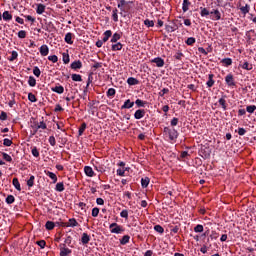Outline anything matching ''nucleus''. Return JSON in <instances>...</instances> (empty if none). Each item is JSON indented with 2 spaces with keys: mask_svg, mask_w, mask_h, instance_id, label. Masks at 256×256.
I'll list each match as a JSON object with an SVG mask.
<instances>
[{
  "mask_svg": "<svg viewBox=\"0 0 256 256\" xmlns=\"http://www.w3.org/2000/svg\"><path fill=\"white\" fill-rule=\"evenodd\" d=\"M190 6H191V2L189 0H183V3H182L183 13H187V11H189Z\"/></svg>",
  "mask_w": 256,
  "mask_h": 256,
  "instance_id": "14",
  "label": "nucleus"
},
{
  "mask_svg": "<svg viewBox=\"0 0 256 256\" xmlns=\"http://www.w3.org/2000/svg\"><path fill=\"white\" fill-rule=\"evenodd\" d=\"M145 109H138L135 111L134 113V119H143V117H145Z\"/></svg>",
  "mask_w": 256,
  "mask_h": 256,
  "instance_id": "7",
  "label": "nucleus"
},
{
  "mask_svg": "<svg viewBox=\"0 0 256 256\" xmlns=\"http://www.w3.org/2000/svg\"><path fill=\"white\" fill-rule=\"evenodd\" d=\"M83 67V63L80 60L74 61L71 63V69L77 70Z\"/></svg>",
  "mask_w": 256,
  "mask_h": 256,
  "instance_id": "15",
  "label": "nucleus"
},
{
  "mask_svg": "<svg viewBox=\"0 0 256 256\" xmlns=\"http://www.w3.org/2000/svg\"><path fill=\"white\" fill-rule=\"evenodd\" d=\"M3 21H6V23H9L13 19V15L9 11H4L2 14Z\"/></svg>",
  "mask_w": 256,
  "mask_h": 256,
  "instance_id": "8",
  "label": "nucleus"
},
{
  "mask_svg": "<svg viewBox=\"0 0 256 256\" xmlns=\"http://www.w3.org/2000/svg\"><path fill=\"white\" fill-rule=\"evenodd\" d=\"M90 241H91V236H89V234L87 233H83L81 238L82 244L87 245V243H89Z\"/></svg>",
  "mask_w": 256,
  "mask_h": 256,
  "instance_id": "16",
  "label": "nucleus"
},
{
  "mask_svg": "<svg viewBox=\"0 0 256 256\" xmlns=\"http://www.w3.org/2000/svg\"><path fill=\"white\" fill-rule=\"evenodd\" d=\"M210 19L212 21H221V12L219 9H213L210 11Z\"/></svg>",
  "mask_w": 256,
  "mask_h": 256,
  "instance_id": "4",
  "label": "nucleus"
},
{
  "mask_svg": "<svg viewBox=\"0 0 256 256\" xmlns=\"http://www.w3.org/2000/svg\"><path fill=\"white\" fill-rule=\"evenodd\" d=\"M33 74L35 75V77H41V70L39 69V67H34Z\"/></svg>",
  "mask_w": 256,
  "mask_h": 256,
  "instance_id": "53",
  "label": "nucleus"
},
{
  "mask_svg": "<svg viewBox=\"0 0 256 256\" xmlns=\"http://www.w3.org/2000/svg\"><path fill=\"white\" fill-rule=\"evenodd\" d=\"M115 88H109L107 91V97H115Z\"/></svg>",
  "mask_w": 256,
  "mask_h": 256,
  "instance_id": "51",
  "label": "nucleus"
},
{
  "mask_svg": "<svg viewBox=\"0 0 256 256\" xmlns=\"http://www.w3.org/2000/svg\"><path fill=\"white\" fill-rule=\"evenodd\" d=\"M28 100H29L31 103H37V97H35V94H33V93H29V94H28Z\"/></svg>",
  "mask_w": 256,
  "mask_h": 256,
  "instance_id": "45",
  "label": "nucleus"
},
{
  "mask_svg": "<svg viewBox=\"0 0 256 256\" xmlns=\"http://www.w3.org/2000/svg\"><path fill=\"white\" fill-rule=\"evenodd\" d=\"M64 41H65V43H68V45H73V34L68 32L65 35Z\"/></svg>",
  "mask_w": 256,
  "mask_h": 256,
  "instance_id": "17",
  "label": "nucleus"
},
{
  "mask_svg": "<svg viewBox=\"0 0 256 256\" xmlns=\"http://www.w3.org/2000/svg\"><path fill=\"white\" fill-rule=\"evenodd\" d=\"M121 49H123L121 42L112 45V51H121Z\"/></svg>",
  "mask_w": 256,
  "mask_h": 256,
  "instance_id": "31",
  "label": "nucleus"
},
{
  "mask_svg": "<svg viewBox=\"0 0 256 256\" xmlns=\"http://www.w3.org/2000/svg\"><path fill=\"white\" fill-rule=\"evenodd\" d=\"M119 39H121V34L116 32L112 35V38L110 41H111V43H117V41H119Z\"/></svg>",
  "mask_w": 256,
  "mask_h": 256,
  "instance_id": "32",
  "label": "nucleus"
},
{
  "mask_svg": "<svg viewBox=\"0 0 256 256\" xmlns=\"http://www.w3.org/2000/svg\"><path fill=\"white\" fill-rule=\"evenodd\" d=\"M71 78H72V81H76V82L83 81V78L81 77V74H72Z\"/></svg>",
  "mask_w": 256,
  "mask_h": 256,
  "instance_id": "39",
  "label": "nucleus"
},
{
  "mask_svg": "<svg viewBox=\"0 0 256 256\" xmlns=\"http://www.w3.org/2000/svg\"><path fill=\"white\" fill-rule=\"evenodd\" d=\"M167 93H169V89L168 88H163L159 93V97H165V95H167Z\"/></svg>",
  "mask_w": 256,
  "mask_h": 256,
  "instance_id": "56",
  "label": "nucleus"
},
{
  "mask_svg": "<svg viewBox=\"0 0 256 256\" xmlns=\"http://www.w3.org/2000/svg\"><path fill=\"white\" fill-rule=\"evenodd\" d=\"M0 121H7V112H4V111L1 112Z\"/></svg>",
  "mask_w": 256,
  "mask_h": 256,
  "instance_id": "63",
  "label": "nucleus"
},
{
  "mask_svg": "<svg viewBox=\"0 0 256 256\" xmlns=\"http://www.w3.org/2000/svg\"><path fill=\"white\" fill-rule=\"evenodd\" d=\"M119 10H117V8L112 10V19L115 23H117L119 21Z\"/></svg>",
  "mask_w": 256,
  "mask_h": 256,
  "instance_id": "26",
  "label": "nucleus"
},
{
  "mask_svg": "<svg viewBox=\"0 0 256 256\" xmlns=\"http://www.w3.org/2000/svg\"><path fill=\"white\" fill-rule=\"evenodd\" d=\"M135 105H137V107H145V105H147V102L141 100V99H137L135 101Z\"/></svg>",
  "mask_w": 256,
  "mask_h": 256,
  "instance_id": "44",
  "label": "nucleus"
},
{
  "mask_svg": "<svg viewBox=\"0 0 256 256\" xmlns=\"http://www.w3.org/2000/svg\"><path fill=\"white\" fill-rule=\"evenodd\" d=\"M247 113H255L256 111V106L255 105H250L246 107Z\"/></svg>",
  "mask_w": 256,
  "mask_h": 256,
  "instance_id": "49",
  "label": "nucleus"
},
{
  "mask_svg": "<svg viewBox=\"0 0 256 256\" xmlns=\"http://www.w3.org/2000/svg\"><path fill=\"white\" fill-rule=\"evenodd\" d=\"M219 105H221L223 111H227V101L225 100V98H220L218 100Z\"/></svg>",
  "mask_w": 256,
  "mask_h": 256,
  "instance_id": "28",
  "label": "nucleus"
},
{
  "mask_svg": "<svg viewBox=\"0 0 256 256\" xmlns=\"http://www.w3.org/2000/svg\"><path fill=\"white\" fill-rule=\"evenodd\" d=\"M68 255H71V249L62 247L60 249V256H68Z\"/></svg>",
  "mask_w": 256,
  "mask_h": 256,
  "instance_id": "22",
  "label": "nucleus"
},
{
  "mask_svg": "<svg viewBox=\"0 0 256 256\" xmlns=\"http://www.w3.org/2000/svg\"><path fill=\"white\" fill-rule=\"evenodd\" d=\"M3 145H4L5 147H11V145H13V141H12L11 139H9V138H5V139L3 140Z\"/></svg>",
  "mask_w": 256,
  "mask_h": 256,
  "instance_id": "46",
  "label": "nucleus"
},
{
  "mask_svg": "<svg viewBox=\"0 0 256 256\" xmlns=\"http://www.w3.org/2000/svg\"><path fill=\"white\" fill-rule=\"evenodd\" d=\"M200 10L201 17H208V15H211V12L207 8L200 7Z\"/></svg>",
  "mask_w": 256,
  "mask_h": 256,
  "instance_id": "27",
  "label": "nucleus"
},
{
  "mask_svg": "<svg viewBox=\"0 0 256 256\" xmlns=\"http://www.w3.org/2000/svg\"><path fill=\"white\" fill-rule=\"evenodd\" d=\"M66 227H79V222L75 218H70L66 223Z\"/></svg>",
  "mask_w": 256,
  "mask_h": 256,
  "instance_id": "11",
  "label": "nucleus"
},
{
  "mask_svg": "<svg viewBox=\"0 0 256 256\" xmlns=\"http://www.w3.org/2000/svg\"><path fill=\"white\" fill-rule=\"evenodd\" d=\"M6 203L8 205H13V203H15V196L14 195H8L6 197Z\"/></svg>",
  "mask_w": 256,
  "mask_h": 256,
  "instance_id": "36",
  "label": "nucleus"
},
{
  "mask_svg": "<svg viewBox=\"0 0 256 256\" xmlns=\"http://www.w3.org/2000/svg\"><path fill=\"white\" fill-rule=\"evenodd\" d=\"M31 127L34 130L32 135H36L39 129H47V124L44 121H41L40 123L34 122V124L31 125Z\"/></svg>",
  "mask_w": 256,
  "mask_h": 256,
  "instance_id": "2",
  "label": "nucleus"
},
{
  "mask_svg": "<svg viewBox=\"0 0 256 256\" xmlns=\"http://www.w3.org/2000/svg\"><path fill=\"white\" fill-rule=\"evenodd\" d=\"M240 11L243 15H247V13L251 11V6H249V4H246L245 6L240 7Z\"/></svg>",
  "mask_w": 256,
  "mask_h": 256,
  "instance_id": "25",
  "label": "nucleus"
},
{
  "mask_svg": "<svg viewBox=\"0 0 256 256\" xmlns=\"http://www.w3.org/2000/svg\"><path fill=\"white\" fill-rule=\"evenodd\" d=\"M170 125L172 127H177V125H179V118H173L170 122Z\"/></svg>",
  "mask_w": 256,
  "mask_h": 256,
  "instance_id": "60",
  "label": "nucleus"
},
{
  "mask_svg": "<svg viewBox=\"0 0 256 256\" xmlns=\"http://www.w3.org/2000/svg\"><path fill=\"white\" fill-rule=\"evenodd\" d=\"M242 69H245L246 71H251L253 69V65L249 64V62H244L241 65Z\"/></svg>",
  "mask_w": 256,
  "mask_h": 256,
  "instance_id": "35",
  "label": "nucleus"
},
{
  "mask_svg": "<svg viewBox=\"0 0 256 256\" xmlns=\"http://www.w3.org/2000/svg\"><path fill=\"white\" fill-rule=\"evenodd\" d=\"M129 239H131V237L129 235H124L122 237V239L120 240V244L127 245V243H129Z\"/></svg>",
  "mask_w": 256,
  "mask_h": 256,
  "instance_id": "38",
  "label": "nucleus"
},
{
  "mask_svg": "<svg viewBox=\"0 0 256 256\" xmlns=\"http://www.w3.org/2000/svg\"><path fill=\"white\" fill-rule=\"evenodd\" d=\"M17 57H19V53H17V51H12L11 52V57L8 58L9 61H15V59H17Z\"/></svg>",
  "mask_w": 256,
  "mask_h": 256,
  "instance_id": "41",
  "label": "nucleus"
},
{
  "mask_svg": "<svg viewBox=\"0 0 256 256\" xmlns=\"http://www.w3.org/2000/svg\"><path fill=\"white\" fill-rule=\"evenodd\" d=\"M85 129H87V124L83 123L78 131L80 136L83 135V133H85Z\"/></svg>",
  "mask_w": 256,
  "mask_h": 256,
  "instance_id": "58",
  "label": "nucleus"
},
{
  "mask_svg": "<svg viewBox=\"0 0 256 256\" xmlns=\"http://www.w3.org/2000/svg\"><path fill=\"white\" fill-rule=\"evenodd\" d=\"M28 187H33L35 185V176H30V178L27 181Z\"/></svg>",
  "mask_w": 256,
  "mask_h": 256,
  "instance_id": "43",
  "label": "nucleus"
},
{
  "mask_svg": "<svg viewBox=\"0 0 256 256\" xmlns=\"http://www.w3.org/2000/svg\"><path fill=\"white\" fill-rule=\"evenodd\" d=\"M195 42H196V40H195L194 37H189V38L185 41L186 45H195Z\"/></svg>",
  "mask_w": 256,
  "mask_h": 256,
  "instance_id": "52",
  "label": "nucleus"
},
{
  "mask_svg": "<svg viewBox=\"0 0 256 256\" xmlns=\"http://www.w3.org/2000/svg\"><path fill=\"white\" fill-rule=\"evenodd\" d=\"M54 93H58V95H62L65 92V88L63 86H55L52 88Z\"/></svg>",
  "mask_w": 256,
  "mask_h": 256,
  "instance_id": "18",
  "label": "nucleus"
},
{
  "mask_svg": "<svg viewBox=\"0 0 256 256\" xmlns=\"http://www.w3.org/2000/svg\"><path fill=\"white\" fill-rule=\"evenodd\" d=\"M144 25L146 27H155V22L153 20L146 19L144 20Z\"/></svg>",
  "mask_w": 256,
  "mask_h": 256,
  "instance_id": "42",
  "label": "nucleus"
},
{
  "mask_svg": "<svg viewBox=\"0 0 256 256\" xmlns=\"http://www.w3.org/2000/svg\"><path fill=\"white\" fill-rule=\"evenodd\" d=\"M45 227L48 231H52V229H55V223L52 221H47Z\"/></svg>",
  "mask_w": 256,
  "mask_h": 256,
  "instance_id": "34",
  "label": "nucleus"
},
{
  "mask_svg": "<svg viewBox=\"0 0 256 256\" xmlns=\"http://www.w3.org/2000/svg\"><path fill=\"white\" fill-rule=\"evenodd\" d=\"M141 185H142V187H149V178L148 177L142 178Z\"/></svg>",
  "mask_w": 256,
  "mask_h": 256,
  "instance_id": "47",
  "label": "nucleus"
},
{
  "mask_svg": "<svg viewBox=\"0 0 256 256\" xmlns=\"http://www.w3.org/2000/svg\"><path fill=\"white\" fill-rule=\"evenodd\" d=\"M225 81L228 87H235V79L233 78V74H228L225 77Z\"/></svg>",
  "mask_w": 256,
  "mask_h": 256,
  "instance_id": "5",
  "label": "nucleus"
},
{
  "mask_svg": "<svg viewBox=\"0 0 256 256\" xmlns=\"http://www.w3.org/2000/svg\"><path fill=\"white\" fill-rule=\"evenodd\" d=\"M48 141H49V143L52 147H55V145H57V141L55 140V136H50Z\"/></svg>",
  "mask_w": 256,
  "mask_h": 256,
  "instance_id": "57",
  "label": "nucleus"
},
{
  "mask_svg": "<svg viewBox=\"0 0 256 256\" xmlns=\"http://www.w3.org/2000/svg\"><path fill=\"white\" fill-rule=\"evenodd\" d=\"M48 61H51L52 63H57V61H59V58L57 57V55H51L48 56Z\"/></svg>",
  "mask_w": 256,
  "mask_h": 256,
  "instance_id": "54",
  "label": "nucleus"
},
{
  "mask_svg": "<svg viewBox=\"0 0 256 256\" xmlns=\"http://www.w3.org/2000/svg\"><path fill=\"white\" fill-rule=\"evenodd\" d=\"M214 75H208V81L206 82L207 87H213L215 85V80H213Z\"/></svg>",
  "mask_w": 256,
  "mask_h": 256,
  "instance_id": "23",
  "label": "nucleus"
},
{
  "mask_svg": "<svg viewBox=\"0 0 256 256\" xmlns=\"http://www.w3.org/2000/svg\"><path fill=\"white\" fill-rule=\"evenodd\" d=\"M151 63H155L156 67H164L165 66V60L161 57H156L151 60Z\"/></svg>",
  "mask_w": 256,
  "mask_h": 256,
  "instance_id": "6",
  "label": "nucleus"
},
{
  "mask_svg": "<svg viewBox=\"0 0 256 256\" xmlns=\"http://www.w3.org/2000/svg\"><path fill=\"white\" fill-rule=\"evenodd\" d=\"M195 233H203V225L198 224L194 227Z\"/></svg>",
  "mask_w": 256,
  "mask_h": 256,
  "instance_id": "50",
  "label": "nucleus"
},
{
  "mask_svg": "<svg viewBox=\"0 0 256 256\" xmlns=\"http://www.w3.org/2000/svg\"><path fill=\"white\" fill-rule=\"evenodd\" d=\"M120 217H122L123 219H129V211L127 210H122L120 212Z\"/></svg>",
  "mask_w": 256,
  "mask_h": 256,
  "instance_id": "48",
  "label": "nucleus"
},
{
  "mask_svg": "<svg viewBox=\"0 0 256 256\" xmlns=\"http://www.w3.org/2000/svg\"><path fill=\"white\" fill-rule=\"evenodd\" d=\"M99 216V208L95 207L92 209V217H98Z\"/></svg>",
  "mask_w": 256,
  "mask_h": 256,
  "instance_id": "62",
  "label": "nucleus"
},
{
  "mask_svg": "<svg viewBox=\"0 0 256 256\" xmlns=\"http://www.w3.org/2000/svg\"><path fill=\"white\" fill-rule=\"evenodd\" d=\"M44 173H45V175H47V177L52 179L53 183H57V174H55L51 171H48V170H45Z\"/></svg>",
  "mask_w": 256,
  "mask_h": 256,
  "instance_id": "13",
  "label": "nucleus"
},
{
  "mask_svg": "<svg viewBox=\"0 0 256 256\" xmlns=\"http://www.w3.org/2000/svg\"><path fill=\"white\" fill-rule=\"evenodd\" d=\"M2 157H3V159H4L5 161H7L8 163H11V161H13V158L11 157V155H9V154H7V153H5V152L2 153Z\"/></svg>",
  "mask_w": 256,
  "mask_h": 256,
  "instance_id": "40",
  "label": "nucleus"
},
{
  "mask_svg": "<svg viewBox=\"0 0 256 256\" xmlns=\"http://www.w3.org/2000/svg\"><path fill=\"white\" fill-rule=\"evenodd\" d=\"M28 85L30 87H35V85H37V80L35 79V77L29 76Z\"/></svg>",
  "mask_w": 256,
  "mask_h": 256,
  "instance_id": "33",
  "label": "nucleus"
},
{
  "mask_svg": "<svg viewBox=\"0 0 256 256\" xmlns=\"http://www.w3.org/2000/svg\"><path fill=\"white\" fill-rule=\"evenodd\" d=\"M70 61L69 54H63V63L67 65Z\"/></svg>",
  "mask_w": 256,
  "mask_h": 256,
  "instance_id": "61",
  "label": "nucleus"
},
{
  "mask_svg": "<svg viewBox=\"0 0 256 256\" xmlns=\"http://www.w3.org/2000/svg\"><path fill=\"white\" fill-rule=\"evenodd\" d=\"M163 133L169 143H175V141H177V137H179V132L175 130V128L164 127Z\"/></svg>",
  "mask_w": 256,
  "mask_h": 256,
  "instance_id": "1",
  "label": "nucleus"
},
{
  "mask_svg": "<svg viewBox=\"0 0 256 256\" xmlns=\"http://www.w3.org/2000/svg\"><path fill=\"white\" fill-rule=\"evenodd\" d=\"M18 37L19 39H25V37H27V32L25 30H20L18 32Z\"/></svg>",
  "mask_w": 256,
  "mask_h": 256,
  "instance_id": "55",
  "label": "nucleus"
},
{
  "mask_svg": "<svg viewBox=\"0 0 256 256\" xmlns=\"http://www.w3.org/2000/svg\"><path fill=\"white\" fill-rule=\"evenodd\" d=\"M221 63L226 67H229L230 65H233V60L231 58H224L221 60Z\"/></svg>",
  "mask_w": 256,
  "mask_h": 256,
  "instance_id": "29",
  "label": "nucleus"
},
{
  "mask_svg": "<svg viewBox=\"0 0 256 256\" xmlns=\"http://www.w3.org/2000/svg\"><path fill=\"white\" fill-rule=\"evenodd\" d=\"M36 13L43 15V13H45V4H37Z\"/></svg>",
  "mask_w": 256,
  "mask_h": 256,
  "instance_id": "19",
  "label": "nucleus"
},
{
  "mask_svg": "<svg viewBox=\"0 0 256 256\" xmlns=\"http://www.w3.org/2000/svg\"><path fill=\"white\" fill-rule=\"evenodd\" d=\"M166 31H168L169 33H173L174 31H177V27L168 25L166 26Z\"/></svg>",
  "mask_w": 256,
  "mask_h": 256,
  "instance_id": "59",
  "label": "nucleus"
},
{
  "mask_svg": "<svg viewBox=\"0 0 256 256\" xmlns=\"http://www.w3.org/2000/svg\"><path fill=\"white\" fill-rule=\"evenodd\" d=\"M135 105V102H131L130 99L126 100L124 104L121 106V109H131Z\"/></svg>",
  "mask_w": 256,
  "mask_h": 256,
  "instance_id": "12",
  "label": "nucleus"
},
{
  "mask_svg": "<svg viewBox=\"0 0 256 256\" xmlns=\"http://www.w3.org/2000/svg\"><path fill=\"white\" fill-rule=\"evenodd\" d=\"M127 83H128V85H139V80H137L136 78H133V77H129L127 79Z\"/></svg>",
  "mask_w": 256,
  "mask_h": 256,
  "instance_id": "30",
  "label": "nucleus"
},
{
  "mask_svg": "<svg viewBox=\"0 0 256 256\" xmlns=\"http://www.w3.org/2000/svg\"><path fill=\"white\" fill-rule=\"evenodd\" d=\"M12 185L15 187L17 191H21V183H19V179L13 178Z\"/></svg>",
  "mask_w": 256,
  "mask_h": 256,
  "instance_id": "24",
  "label": "nucleus"
},
{
  "mask_svg": "<svg viewBox=\"0 0 256 256\" xmlns=\"http://www.w3.org/2000/svg\"><path fill=\"white\" fill-rule=\"evenodd\" d=\"M55 191H58V193H63V191H65V184H63V182L57 183Z\"/></svg>",
  "mask_w": 256,
  "mask_h": 256,
  "instance_id": "21",
  "label": "nucleus"
},
{
  "mask_svg": "<svg viewBox=\"0 0 256 256\" xmlns=\"http://www.w3.org/2000/svg\"><path fill=\"white\" fill-rule=\"evenodd\" d=\"M84 173L85 175H87V177H94L95 175V172L93 171V168H91V166H85Z\"/></svg>",
  "mask_w": 256,
  "mask_h": 256,
  "instance_id": "10",
  "label": "nucleus"
},
{
  "mask_svg": "<svg viewBox=\"0 0 256 256\" xmlns=\"http://www.w3.org/2000/svg\"><path fill=\"white\" fill-rule=\"evenodd\" d=\"M109 229L111 233H115L116 235L123 233V227L117 223L110 224Z\"/></svg>",
  "mask_w": 256,
  "mask_h": 256,
  "instance_id": "3",
  "label": "nucleus"
},
{
  "mask_svg": "<svg viewBox=\"0 0 256 256\" xmlns=\"http://www.w3.org/2000/svg\"><path fill=\"white\" fill-rule=\"evenodd\" d=\"M154 231H156V233H160V235H163V233H165V229L161 225H155Z\"/></svg>",
  "mask_w": 256,
  "mask_h": 256,
  "instance_id": "37",
  "label": "nucleus"
},
{
  "mask_svg": "<svg viewBox=\"0 0 256 256\" xmlns=\"http://www.w3.org/2000/svg\"><path fill=\"white\" fill-rule=\"evenodd\" d=\"M111 35H113V32L111 30H106L104 32V37H103V42L107 43L109 41V38L111 37Z\"/></svg>",
  "mask_w": 256,
  "mask_h": 256,
  "instance_id": "20",
  "label": "nucleus"
},
{
  "mask_svg": "<svg viewBox=\"0 0 256 256\" xmlns=\"http://www.w3.org/2000/svg\"><path fill=\"white\" fill-rule=\"evenodd\" d=\"M40 55L42 57H47L49 55V46L47 45H42L40 47Z\"/></svg>",
  "mask_w": 256,
  "mask_h": 256,
  "instance_id": "9",
  "label": "nucleus"
},
{
  "mask_svg": "<svg viewBox=\"0 0 256 256\" xmlns=\"http://www.w3.org/2000/svg\"><path fill=\"white\" fill-rule=\"evenodd\" d=\"M32 155L33 157H39V150L37 149V147H34L32 149Z\"/></svg>",
  "mask_w": 256,
  "mask_h": 256,
  "instance_id": "64",
  "label": "nucleus"
}]
</instances>
